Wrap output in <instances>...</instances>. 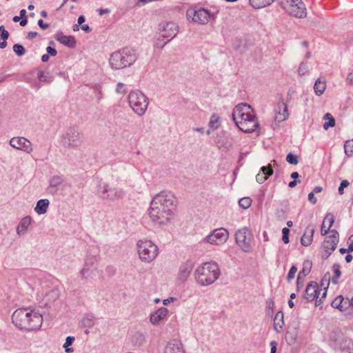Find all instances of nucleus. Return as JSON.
Wrapping results in <instances>:
<instances>
[{"instance_id":"nucleus-35","label":"nucleus","mask_w":353,"mask_h":353,"mask_svg":"<svg viewBox=\"0 0 353 353\" xmlns=\"http://www.w3.org/2000/svg\"><path fill=\"white\" fill-rule=\"evenodd\" d=\"M330 339L338 345H341V341L343 340V334L341 330H334L331 333Z\"/></svg>"},{"instance_id":"nucleus-14","label":"nucleus","mask_w":353,"mask_h":353,"mask_svg":"<svg viewBox=\"0 0 353 353\" xmlns=\"http://www.w3.org/2000/svg\"><path fill=\"white\" fill-rule=\"evenodd\" d=\"M331 234L326 237L323 243L322 247L327 253V258L334 252L339 241V234L335 230H330Z\"/></svg>"},{"instance_id":"nucleus-41","label":"nucleus","mask_w":353,"mask_h":353,"mask_svg":"<svg viewBox=\"0 0 353 353\" xmlns=\"http://www.w3.org/2000/svg\"><path fill=\"white\" fill-rule=\"evenodd\" d=\"M283 324V314L281 311L278 312L274 317V327L276 329L277 326H279V327L281 328Z\"/></svg>"},{"instance_id":"nucleus-62","label":"nucleus","mask_w":353,"mask_h":353,"mask_svg":"<svg viewBox=\"0 0 353 353\" xmlns=\"http://www.w3.org/2000/svg\"><path fill=\"white\" fill-rule=\"evenodd\" d=\"M329 231H330V230H328V228L327 229H325V223L324 222H323V224L321 226V235H323V236L326 235Z\"/></svg>"},{"instance_id":"nucleus-20","label":"nucleus","mask_w":353,"mask_h":353,"mask_svg":"<svg viewBox=\"0 0 353 353\" xmlns=\"http://www.w3.org/2000/svg\"><path fill=\"white\" fill-rule=\"evenodd\" d=\"M319 294H320V292L319 291L318 283L315 281L310 282L305 288L304 298L307 301H312L316 299V306H318L319 305V303H318Z\"/></svg>"},{"instance_id":"nucleus-10","label":"nucleus","mask_w":353,"mask_h":353,"mask_svg":"<svg viewBox=\"0 0 353 353\" xmlns=\"http://www.w3.org/2000/svg\"><path fill=\"white\" fill-rule=\"evenodd\" d=\"M96 259L94 257H88L85 259L83 268L80 271V274L82 279L84 280H93L97 276H100L102 274L101 270H99L96 266Z\"/></svg>"},{"instance_id":"nucleus-58","label":"nucleus","mask_w":353,"mask_h":353,"mask_svg":"<svg viewBox=\"0 0 353 353\" xmlns=\"http://www.w3.org/2000/svg\"><path fill=\"white\" fill-rule=\"evenodd\" d=\"M308 200L312 204H315L316 203L317 200H316V197L314 196V192H311L310 193H309V194H308Z\"/></svg>"},{"instance_id":"nucleus-16","label":"nucleus","mask_w":353,"mask_h":353,"mask_svg":"<svg viewBox=\"0 0 353 353\" xmlns=\"http://www.w3.org/2000/svg\"><path fill=\"white\" fill-rule=\"evenodd\" d=\"M10 145L19 150H22L28 154L32 152V145L31 142L25 137H13L10 140Z\"/></svg>"},{"instance_id":"nucleus-50","label":"nucleus","mask_w":353,"mask_h":353,"mask_svg":"<svg viewBox=\"0 0 353 353\" xmlns=\"http://www.w3.org/2000/svg\"><path fill=\"white\" fill-rule=\"evenodd\" d=\"M307 64L304 62H302L300 65H299V68L298 69V73L300 76H303L304 74H305L307 72Z\"/></svg>"},{"instance_id":"nucleus-22","label":"nucleus","mask_w":353,"mask_h":353,"mask_svg":"<svg viewBox=\"0 0 353 353\" xmlns=\"http://www.w3.org/2000/svg\"><path fill=\"white\" fill-rule=\"evenodd\" d=\"M163 353H185V351L180 341L174 340L165 345Z\"/></svg>"},{"instance_id":"nucleus-26","label":"nucleus","mask_w":353,"mask_h":353,"mask_svg":"<svg viewBox=\"0 0 353 353\" xmlns=\"http://www.w3.org/2000/svg\"><path fill=\"white\" fill-rule=\"evenodd\" d=\"M32 219L30 216L23 217L19 222L17 228V234L19 236L24 235L27 233L28 227L31 224Z\"/></svg>"},{"instance_id":"nucleus-27","label":"nucleus","mask_w":353,"mask_h":353,"mask_svg":"<svg viewBox=\"0 0 353 353\" xmlns=\"http://www.w3.org/2000/svg\"><path fill=\"white\" fill-rule=\"evenodd\" d=\"M56 39L68 48H72L76 46L75 39L72 36H66L63 34L62 32L57 34Z\"/></svg>"},{"instance_id":"nucleus-5","label":"nucleus","mask_w":353,"mask_h":353,"mask_svg":"<svg viewBox=\"0 0 353 353\" xmlns=\"http://www.w3.org/2000/svg\"><path fill=\"white\" fill-rule=\"evenodd\" d=\"M179 32L178 25L173 21H162L158 24L157 29V41L166 39L168 41L162 45L155 43L156 47L163 48L170 41L174 39Z\"/></svg>"},{"instance_id":"nucleus-46","label":"nucleus","mask_w":353,"mask_h":353,"mask_svg":"<svg viewBox=\"0 0 353 353\" xmlns=\"http://www.w3.org/2000/svg\"><path fill=\"white\" fill-rule=\"evenodd\" d=\"M285 339L288 344L292 345L296 341V336L293 332L288 331L285 334Z\"/></svg>"},{"instance_id":"nucleus-30","label":"nucleus","mask_w":353,"mask_h":353,"mask_svg":"<svg viewBox=\"0 0 353 353\" xmlns=\"http://www.w3.org/2000/svg\"><path fill=\"white\" fill-rule=\"evenodd\" d=\"M274 0H249L250 5L254 9H261L270 6Z\"/></svg>"},{"instance_id":"nucleus-56","label":"nucleus","mask_w":353,"mask_h":353,"mask_svg":"<svg viewBox=\"0 0 353 353\" xmlns=\"http://www.w3.org/2000/svg\"><path fill=\"white\" fill-rule=\"evenodd\" d=\"M330 280L332 281L330 274L329 272H327L326 274H325V275H324V276H323V278L322 279L321 285H324V281H325L327 283V285L326 286L328 287Z\"/></svg>"},{"instance_id":"nucleus-25","label":"nucleus","mask_w":353,"mask_h":353,"mask_svg":"<svg viewBox=\"0 0 353 353\" xmlns=\"http://www.w3.org/2000/svg\"><path fill=\"white\" fill-rule=\"evenodd\" d=\"M314 233V228L312 225H308L301 236V243L303 246H309L312 242Z\"/></svg>"},{"instance_id":"nucleus-24","label":"nucleus","mask_w":353,"mask_h":353,"mask_svg":"<svg viewBox=\"0 0 353 353\" xmlns=\"http://www.w3.org/2000/svg\"><path fill=\"white\" fill-rule=\"evenodd\" d=\"M273 174V169L270 165L263 166L260 172L256 176V180L259 183H264Z\"/></svg>"},{"instance_id":"nucleus-48","label":"nucleus","mask_w":353,"mask_h":353,"mask_svg":"<svg viewBox=\"0 0 353 353\" xmlns=\"http://www.w3.org/2000/svg\"><path fill=\"white\" fill-rule=\"evenodd\" d=\"M323 222L325 223L326 222H327V223H329L328 225V230L330 229V228L332 226L334 222V216L331 213H328L326 214L324 220H323Z\"/></svg>"},{"instance_id":"nucleus-43","label":"nucleus","mask_w":353,"mask_h":353,"mask_svg":"<svg viewBox=\"0 0 353 353\" xmlns=\"http://www.w3.org/2000/svg\"><path fill=\"white\" fill-rule=\"evenodd\" d=\"M252 204V199L250 197H243L239 201V205L243 209H248Z\"/></svg>"},{"instance_id":"nucleus-51","label":"nucleus","mask_w":353,"mask_h":353,"mask_svg":"<svg viewBox=\"0 0 353 353\" xmlns=\"http://www.w3.org/2000/svg\"><path fill=\"white\" fill-rule=\"evenodd\" d=\"M0 37L2 40H7L9 37V32L3 26H0Z\"/></svg>"},{"instance_id":"nucleus-40","label":"nucleus","mask_w":353,"mask_h":353,"mask_svg":"<svg viewBox=\"0 0 353 353\" xmlns=\"http://www.w3.org/2000/svg\"><path fill=\"white\" fill-rule=\"evenodd\" d=\"M74 337L69 336L66 338L65 342L63 345V347L65 348V351L67 353H70L74 351V349L72 347H70V346L72 344V343L74 341Z\"/></svg>"},{"instance_id":"nucleus-45","label":"nucleus","mask_w":353,"mask_h":353,"mask_svg":"<svg viewBox=\"0 0 353 353\" xmlns=\"http://www.w3.org/2000/svg\"><path fill=\"white\" fill-rule=\"evenodd\" d=\"M286 161L292 165H297L299 163L298 157L292 153H289L286 157Z\"/></svg>"},{"instance_id":"nucleus-2","label":"nucleus","mask_w":353,"mask_h":353,"mask_svg":"<svg viewBox=\"0 0 353 353\" xmlns=\"http://www.w3.org/2000/svg\"><path fill=\"white\" fill-rule=\"evenodd\" d=\"M12 321L20 330L32 331L41 327L43 317L35 310L29 308H19L12 314Z\"/></svg>"},{"instance_id":"nucleus-53","label":"nucleus","mask_w":353,"mask_h":353,"mask_svg":"<svg viewBox=\"0 0 353 353\" xmlns=\"http://www.w3.org/2000/svg\"><path fill=\"white\" fill-rule=\"evenodd\" d=\"M350 183L348 182L347 180H343L340 184V186L339 187V189H338V191H339V194L340 195H342L343 194L344 192V188H347L348 185H349Z\"/></svg>"},{"instance_id":"nucleus-52","label":"nucleus","mask_w":353,"mask_h":353,"mask_svg":"<svg viewBox=\"0 0 353 353\" xmlns=\"http://www.w3.org/2000/svg\"><path fill=\"white\" fill-rule=\"evenodd\" d=\"M94 90L97 92L96 97L97 99V101L99 102L103 98V93L101 90V86L100 85H96L94 86Z\"/></svg>"},{"instance_id":"nucleus-17","label":"nucleus","mask_w":353,"mask_h":353,"mask_svg":"<svg viewBox=\"0 0 353 353\" xmlns=\"http://www.w3.org/2000/svg\"><path fill=\"white\" fill-rule=\"evenodd\" d=\"M193 266L194 263L190 260L186 261L180 265L176 276V283L178 284H183L187 281L193 269Z\"/></svg>"},{"instance_id":"nucleus-15","label":"nucleus","mask_w":353,"mask_h":353,"mask_svg":"<svg viewBox=\"0 0 353 353\" xmlns=\"http://www.w3.org/2000/svg\"><path fill=\"white\" fill-rule=\"evenodd\" d=\"M289 14L296 18H305L307 15L306 8L301 0H291L288 9Z\"/></svg>"},{"instance_id":"nucleus-29","label":"nucleus","mask_w":353,"mask_h":353,"mask_svg":"<svg viewBox=\"0 0 353 353\" xmlns=\"http://www.w3.org/2000/svg\"><path fill=\"white\" fill-rule=\"evenodd\" d=\"M49 204L50 201L48 199H40L37 201L34 210L38 214H43L47 212Z\"/></svg>"},{"instance_id":"nucleus-37","label":"nucleus","mask_w":353,"mask_h":353,"mask_svg":"<svg viewBox=\"0 0 353 353\" xmlns=\"http://www.w3.org/2000/svg\"><path fill=\"white\" fill-rule=\"evenodd\" d=\"M324 119L328 120L323 124V128L327 130L329 128L334 127L335 125V119L330 113H326L323 117Z\"/></svg>"},{"instance_id":"nucleus-64","label":"nucleus","mask_w":353,"mask_h":353,"mask_svg":"<svg viewBox=\"0 0 353 353\" xmlns=\"http://www.w3.org/2000/svg\"><path fill=\"white\" fill-rule=\"evenodd\" d=\"M39 34L37 32H29L28 33L27 38L29 39H33L34 37H37Z\"/></svg>"},{"instance_id":"nucleus-28","label":"nucleus","mask_w":353,"mask_h":353,"mask_svg":"<svg viewBox=\"0 0 353 353\" xmlns=\"http://www.w3.org/2000/svg\"><path fill=\"white\" fill-rule=\"evenodd\" d=\"M348 304V299L344 301L342 296H339L332 301L331 305L332 307L339 309L340 311H345Z\"/></svg>"},{"instance_id":"nucleus-21","label":"nucleus","mask_w":353,"mask_h":353,"mask_svg":"<svg viewBox=\"0 0 353 353\" xmlns=\"http://www.w3.org/2000/svg\"><path fill=\"white\" fill-rule=\"evenodd\" d=\"M274 119L280 123L286 120L288 117V111L287 105L281 101L276 103L274 107Z\"/></svg>"},{"instance_id":"nucleus-49","label":"nucleus","mask_w":353,"mask_h":353,"mask_svg":"<svg viewBox=\"0 0 353 353\" xmlns=\"http://www.w3.org/2000/svg\"><path fill=\"white\" fill-rule=\"evenodd\" d=\"M282 234H283V236H282L283 241L284 242V243H286V244L288 243L290 241V240H289L290 230L288 228H283Z\"/></svg>"},{"instance_id":"nucleus-59","label":"nucleus","mask_w":353,"mask_h":353,"mask_svg":"<svg viewBox=\"0 0 353 353\" xmlns=\"http://www.w3.org/2000/svg\"><path fill=\"white\" fill-rule=\"evenodd\" d=\"M327 286L325 287L324 289H323V292L322 293L321 296H319V299H318V303H319V305L321 304V303L322 302V300L327 295Z\"/></svg>"},{"instance_id":"nucleus-60","label":"nucleus","mask_w":353,"mask_h":353,"mask_svg":"<svg viewBox=\"0 0 353 353\" xmlns=\"http://www.w3.org/2000/svg\"><path fill=\"white\" fill-rule=\"evenodd\" d=\"M271 351L270 353H276L277 348V343L275 341L270 342Z\"/></svg>"},{"instance_id":"nucleus-7","label":"nucleus","mask_w":353,"mask_h":353,"mask_svg":"<svg viewBox=\"0 0 353 353\" xmlns=\"http://www.w3.org/2000/svg\"><path fill=\"white\" fill-rule=\"evenodd\" d=\"M137 251L140 259L144 262H151L157 256V246L150 240H140L137 242Z\"/></svg>"},{"instance_id":"nucleus-44","label":"nucleus","mask_w":353,"mask_h":353,"mask_svg":"<svg viewBox=\"0 0 353 353\" xmlns=\"http://www.w3.org/2000/svg\"><path fill=\"white\" fill-rule=\"evenodd\" d=\"M12 49L14 53L19 57H21L26 53V50L23 46L19 43L14 44Z\"/></svg>"},{"instance_id":"nucleus-13","label":"nucleus","mask_w":353,"mask_h":353,"mask_svg":"<svg viewBox=\"0 0 353 353\" xmlns=\"http://www.w3.org/2000/svg\"><path fill=\"white\" fill-rule=\"evenodd\" d=\"M228 235V230L221 228L214 230L204 239V241L212 245H221L226 242Z\"/></svg>"},{"instance_id":"nucleus-34","label":"nucleus","mask_w":353,"mask_h":353,"mask_svg":"<svg viewBox=\"0 0 353 353\" xmlns=\"http://www.w3.org/2000/svg\"><path fill=\"white\" fill-rule=\"evenodd\" d=\"M37 77L41 82L51 83L53 80V77L48 72L39 71Z\"/></svg>"},{"instance_id":"nucleus-47","label":"nucleus","mask_w":353,"mask_h":353,"mask_svg":"<svg viewBox=\"0 0 353 353\" xmlns=\"http://www.w3.org/2000/svg\"><path fill=\"white\" fill-rule=\"evenodd\" d=\"M296 272L297 268L294 265H293L290 269V271L287 276V281L288 282H290L294 278Z\"/></svg>"},{"instance_id":"nucleus-32","label":"nucleus","mask_w":353,"mask_h":353,"mask_svg":"<svg viewBox=\"0 0 353 353\" xmlns=\"http://www.w3.org/2000/svg\"><path fill=\"white\" fill-rule=\"evenodd\" d=\"M326 88V84L325 81H321L320 79H318L314 85V90L316 95L321 96L325 91Z\"/></svg>"},{"instance_id":"nucleus-31","label":"nucleus","mask_w":353,"mask_h":353,"mask_svg":"<svg viewBox=\"0 0 353 353\" xmlns=\"http://www.w3.org/2000/svg\"><path fill=\"white\" fill-rule=\"evenodd\" d=\"M63 180L61 176L55 175L50 178L49 181V189L50 191H57V188L63 183Z\"/></svg>"},{"instance_id":"nucleus-18","label":"nucleus","mask_w":353,"mask_h":353,"mask_svg":"<svg viewBox=\"0 0 353 353\" xmlns=\"http://www.w3.org/2000/svg\"><path fill=\"white\" fill-rule=\"evenodd\" d=\"M251 109V106L247 103H241L235 106L232 112V119L235 124L239 126L241 121H243L246 116L250 112L249 110Z\"/></svg>"},{"instance_id":"nucleus-8","label":"nucleus","mask_w":353,"mask_h":353,"mask_svg":"<svg viewBox=\"0 0 353 353\" xmlns=\"http://www.w3.org/2000/svg\"><path fill=\"white\" fill-rule=\"evenodd\" d=\"M82 143L83 135L74 127L68 128L61 136V144L65 148H77Z\"/></svg>"},{"instance_id":"nucleus-23","label":"nucleus","mask_w":353,"mask_h":353,"mask_svg":"<svg viewBox=\"0 0 353 353\" xmlns=\"http://www.w3.org/2000/svg\"><path fill=\"white\" fill-rule=\"evenodd\" d=\"M168 310L165 307H161L150 315V321L153 325H158L164 320L168 314Z\"/></svg>"},{"instance_id":"nucleus-3","label":"nucleus","mask_w":353,"mask_h":353,"mask_svg":"<svg viewBox=\"0 0 353 353\" xmlns=\"http://www.w3.org/2000/svg\"><path fill=\"white\" fill-rule=\"evenodd\" d=\"M220 270L215 262L204 263L199 266L195 271V279L201 286H207L213 283L219 276Z\"/></svg>"},{"instance_id":"nucleus-1","label":"nucleus","mask_w":353,"mask_h":353,"mask_svg":"<svg viewBox=\"0 0 353 353\" xmlns=\"http://www.w3.org/2000/svg\"><path fill=\"white\" fill-rule=\"evenodd\" d=\"M175 208L174 196L170 192L163 191L152 199L149 209V216L155 224L168 225L172 220Z\"/></svg>"},{"instance_id":"nucleus-38","label":"nucleus","mask_w":353,"mask_h":353,"mask_svg":"<svg viewBox=\"0 0 353 353\" xmlns=\"http://www.w3.org/2000/svg\"><path fill=\"white\" fill-rule=\"evenodd\" d=\"M220 125V118L218 115L213 114L210 119L209 126L213 130H216Z\"/></svg>"},{"instance_id":"nucleus-63","label":"nucleus","mask_w":353,"mask_h":353,"mask_svg":"<svg viewBox=\"0 0 353 353\" xmlns=\"http://www.w3.org/2000/svg\"><path fill=\"white\" fill-rule=\"evenodd\" d=\"M123 88V84L122 83H117L116 90L118 93L124 92V90Z\"/></svg>"},{"instance_id":"nucleus-61","label":"nucleus","mask_w":353,"mask_h":353,"mask_svg":"<svg viewBox=\"0 0 353 353\" xmlns=\"http://www.w3.org/2000/svg\"><path fill=\"white\" fill-rule=\"evenodd\" d=\"M38 26L43 30H46L49 27V24L43 23L42 19L38 21Z\"/></svg>"},{"instance_id":"nucleus-6","label":"nucleus","mask_w":353,"mask_h":353,"mask_svg":"<svg viewBox=\"0 0 353 353\" xmlns=\"http://www.w3.org/2000/svg\"><path fill=\"white\" fill-rule=\"evenodd\" d=\"M128 103L137 115L142 116L145 112L149 102L148 99L143 92L133 90L128 94Z\"/></svg>"},{"instance_id":"nucleus-33","label":"nucleus","mask_w":353,"mask_h":353,"mask_svg":"<svg viewBox=\"0 0 353 353\" xmlns=\"http://www.w3.org/2000/svg\"><path fill=\"white\" fill-rule=\"evenodd\" d=\"M312 263L310 260H305L303 264V268L299 272V275L303 278L305 277L311 271Z\"/></svg>"},{"instance_id":"nucleus-55","label":"nucleus","mask_w":353,"mask_h":353,"mask_svg":"<svg viewBox=\"0 0 353 353\" xmlns=\"http://www.w3.org/2000/svg\"><path fill=\"white\" fill-rule=\"evenodd\" d=\"M47 54L50 56L54 57L57 54V51L55 48H52L51 46H48L46 48Z\"/></svg>"},{"instance_id":"nucleus-36","label":"nucleus","mask_w":353,"mask_h":353,"mask_svg":"<svg viewBox=\"0 0 353 353\" xmlns=\"http://www.w3.org/2000/svg\"><path fill=\"white\" fill-rule=\"evenodd\" d=\"M340 268H341V266L339 264H334L332 266L334 276L332 278V282L334 284H337L339 283L338 279L341 276V272Z\"/></svg>"},{"instance_id":"nucleus-54","label":"nucleus","mask_w":353,"mask_h":353,"mask_svg":"<svg viewBox=\"0 0 353 353\" xmlns=\"http://www.w3.org/2000/svg\"><path fill=\"white\" fill-rule=\"evenodd\" d=\"M346 82L349 85L353 86V70L347 74Z\"/></svg>"},{"instance_id":"nucleus-39","label":"nucleus","mask_w":353,"mask_h":353,"mask_svg":"<svg viewBox=\"0 0 353 353\" xmlns=\"http://www.w3.org/2000/svg\"><path fill=\"white\" fill-rule=\"evenodd\" d=\"M59 296V291L57 290H52L46 294V299L48 301L52 303L56 301Z\"/></svg>"},{"instance_id":"nucleus-4","label":"nucleus","mask_w":353,"mask_h":353,"mask_svg":"<svg viewBox=\"0 0 353 353\" xmlns=\"http://www.w3.org/2000/svg\"><path fill=\"white\" fill-rule=\"evenodd\" d=\"M137 59V57L133 50L123 48L110 55L109 63L112 69L120 70L131 66Z\"/></svg>"},{"instance_id":"nucleus-42","label":"nucleus","mask_w":353,"mask_h":353,"mask_svg":"<svg viewBox=\"0 0 353 353\" xmlns=\"http://www.w3.org/2000/svg\"><path fill=\"white\" fill-rule=\"evenodd\" d=\"M345 153L347 156H352L353 154V139L345 141L344 144Z\"/></svg>"},{"instance_id":"nucleus-9","label":"nucleus","mask_w":353,"mask_h":353,"mask_svg":"<svg viewBox=\"0 0 353 353\" xmlns=\"http://www.w3.org/2000/svg\"><path fill=\"white\" fill-rule=\"evenodd\" d=\"M97 194L102 199L114 201L123 199L125 196V191L122 188L103 183L98 187Z\"/></svg>"},{"instance_id":"nucleus-11","label":"nucleus","mask_w":353,"mask_h":353,"mask_svg":"<svg viewBox=\"0 0 353 353\" xmlns=\"http://www.w3.org/2000/svg\"><path fill=\"white\" fill-rule=\"evenodd\" d=\"M251 232L248 228L240 229L235 233L236 243L245 252L251 251Z\"/></svg>"},{"instance_id":"nucleus-57","label":"nucleus","mask_w":353,"mask_h":353,"mask_svg":"<svg viewBox=\"0 0 353 353\" xmlns=\"http://www.w3.org/2000/svg\"><path fill=\"white\" fill-rule=\"evenodd\" d=\"M304 278H303L300 275H298V277H297V279H296V288H297L298 290H299L300 288L303 286V280H302Z\"/></svg>"},{"instance_id":"nucleus-12","label":"nucleus","mask_w":353,"mask_h":353,"mask_svg":"<svg viewBox=\"0 0 353 353\" xmlns=\"http://www.w3.org/2000/svg\"><path fill=\"white\" fill-rule=\"evenodd\" d=\"M186 15L188 19H191L193 22L201 25L207 24L210 18H214V15L204 8H200L197 10H188Z\"/></svg>"},{"instance_id":"nucleus-19","label":"nucleus","mask_w":353,"mask_h":353,"mask_svg":"<svg viewBox=\"0 0 353 353\" xmlns=\"http://www.w3.org/2000/svg\"><path fill=\"white\" fill-rule=\"evenodd\" d=\"M258 125L259 123L256 119L255 116L253 115L250 112L248 115L246 116L244 120L241 121V123L239 124L238 128L241 131L249 133L254 131Z\"/></svg>"}]
</instances>
